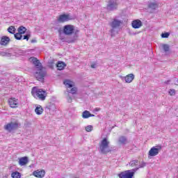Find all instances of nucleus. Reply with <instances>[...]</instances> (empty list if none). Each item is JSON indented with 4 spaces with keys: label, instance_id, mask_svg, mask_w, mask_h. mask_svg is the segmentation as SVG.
<instances>
[{
    "label": "nucleus",
    "instance_id": "obj_8",
    "mask_svg": "<svg viewBox=\"0 0 178 178\" xmlns=\"http://www.w3.org/2000/svg\"><path fill=\"white\" fill-rule=\"evenodd\" d=\"M161 149H162V146L161 145L152 147L149 151V156H156V155L159 154V151H161Z\"/></svg>",
    "mask_w": 178,
    "mask_h": 178
},
{
    "label": "nucleus",
    "instance_id": "obj_35",
    "mask_svg": "<svg viewBox=\"0 0 178 178\" xmlns=\"http://www.w3.org/2000/svg\"><path fill=\"white\" fill-rule=\"evenodd\" d=\"M86 130L88 131V133H90V131H92V125H88L86 127Z\"/></svg>",
    "mask_w": 178,
    "mask_h": 178
},
{
    "label": "nucleus",
    "instance_id": "obj_38",
    "mask_svg": "<svg viewBox=\"0 0 178 178\" xmlns=\"http://www.w3.org/2000/svg\"><path fill=\"white\" fill-rule=\"evenodd\" d=\"M60 40L63 42H67V41H70V40H67V39H66V38H63V37H60Z\"/></svg>",
    "mask_w": 178,
    "mask_h": 178
},
{
    "label": "nucleus",
    "instance_id": "obj_18",
    "mask_svg": "<svg viewBox=\"0 0 178 178\" xmlns=\"http://www.w3.org/2000/svg\"><path fill=\"white\" fill-rule=\"evenodd\" d=\"M56 67L58 70H63V69L66 67V63H65V62L63 61H58L56 64Z\"/></svg>",
    "mask_w": 178,
    "mask_h": 178
},
{
    "label": "nucleus",
    "instance_id": "obj_25",
    "mask_svg": "<svg viewBox=\"0 0 178 178\" xmlns=\"http://www.w3.org/2000/svg\"><path fill=\"white\" fill-rule=\"evenodd\" d=\"M11 177L12 178H20V177H22V175L20 174V172H19L17 171H15L11 174Z\"/></svg>",
    "mask_w": 178,
    "mask_h": 178
},
{
    "label": "nucleus",
    "instance_id": "obj_41",
    "mask_svg": "<svg viewBox=\"0 0 178 178\" xmlns=\"http://www.w3.org/2000/svg\"><path fill=\"white\" fill-rule=\"evenodd\" d=\"M67 101H68V102H72V97H68L67 98Z\"/></svg>",
    "mask_w": 178,
    "mask_h": 178
},
{
    "label": "nucleus",
    "instance_id": "obj_42",
    "mask_svg": "<svg viewBox=\"0 0 178 178\" xmlns=\"http://www.w3.org/2000/svg\"><path fill=\"white\" fill-rule=\"evenodd\" d=\"M95 112H99V111H101V108H95Z\"/></svg>",
    "mask_w": 178,
    "mask_h": 178
},
{
    "label": "nucleus",
    "instance_id": "obj_36",
    "mask_svg": "<svg viewBox=\"0 0 178 178\" xmlns=\"http://www.w3.org/2000/svg\"><path fill=\"white\" fill-rule=\"evenodd\" d=\"M169 95L171 96L175 95L176 94V90L175 89H171L169 90Z\"/></svg>",
    "mask_w": 178,
    "mask_h": 178
},
{
    "label": "nucleus",
    "instance_id": "obj_10",
    "mask_svg": "<svg viewBox=\"0 0 178 178\" xmlns=\"http://www.w3.org/2000/svg\"><path fill=\"white\" fill-rule=\"evenodd\" d=\"M8 104L10 108H17V105H19V100L15 97H11L8 99Z\"/></svg>",
    "mask_w": 178,
    "mask_h": 178
},
{
    "label": "nucleus",
    "instance_id": "obj_15",
    "mask_svg": "<svg viewBox=\"0 0 178 178\" xmlns=\"http://www.w3.org/2000/svg\"><path fill=\"white\" fill-rule=\"evenodd\" d=\"M33 176H35V177L42 178L45 176V170H42L40 171L35 170L33 172Z\"/></svg>",
    "mask_w": 178,
    "mask_h": 178
},
{
    "label": "nucleus",
    "instance_id": "obj_23",
    "mask_svg": "<svg viewBox=\"0 0 178 178\" xmlns=\"http://www.w3.org/2000/svg\"><path fill=\"white\" fill-rule=\"evenodd\" d=\"M18 33L20 34H25L27 32V29L23 26H21L17 29Z\"/></svg>",
    "mask_w": 178,
    "mask_h": 178
},
{
    "label": "nucleus",
    "instance_id": "obj_28",
    "mask_svg": "<svg viewBox=\"0 0 178 178\" xmlns=\"http://www.w3.org/2000/svg\"><path fill=\"white\" fill-rule=\"evenodd\" d=\"M0 55L1 56H6L7 58H10V56H12V54L8 51H1Z\"/></svg>",
    "mask_w": 178,
    "mask_h": 178
},
{
    "label": "nucleus",
    "instance_id": "obj_9",
    "mask_svg": "<svg viewBox=\"0 0 178 178\" xmlns=\"http://www.w3.org/2000/svg\"><path fill=\"white\" fill-rule=\"evenodd\" d=\"M120 178H133L134 176V172H131V170H127L124 172H121L118 175Z\"/></svg>",
    "mask_w": 178,
    "mask_h": 178
},
{
    "label": "nucleus",
    "instance_id": "obj_1",
    "mask_svg": "<svg viewBox=\"0 0 178 178\" xmlns=\"http://www.w3.org/2000/svg\"><path fill=\"white\" fill-rule=\"evenodd\" d=\"M63 33L65 34V35H73L74 34L73 38L67 41V42L70 44L74 42V41L79 38V33H80V31L75 30L74 26L72 24H67L63 26Z\"/></svg>",
    "mask_w": 178,
    "mask_h": 178
},
{
    "label": "nucleus",
    "instance_id": "obj_43",
    "mask_svg": "<svg viewBox=\"0 0 178 178\" xmlns=\"http://www.w3.org/2000/svg\"><path fill=\"white\" fill-rule=\"evenodd\" d=\"M92 69H95L97 67V65L95 64H93L91 65Z\"/></svg>",
    "mask_w": 178,
    "mask_h": 178
},
{
    "label": "nucleus",
    "instance_id": "obj_19",
    "mask_svg": "<svg viewBox=\"0 0 178 178\" xmlns=\"http://www.w3.org/2000/svg\"><path fill=\"white\" fill-rule=\"evenodd\" d=\"M149 9H152V10H155L156 8H158V3L157 2H150L147 5Z\"/></svg>",
    "mask_w": 178,
    "mask_h": 178
},
{
    "label": "nucleus",
    "instance_id": "obj_22",
    "mask_svg": "<svg viewBox=\"0 0 178 178\" xmlns=\"http://www.w3.org/2000/svg\"><path fill=\"white\" fill-rule=\"evenodd\" d=\"M24 54V51L20 49H14V55L15 56H17L19 55H23Z\"/></svg>",
    "mask_w": 178,
    "mask_h": 178
},
{
    "label": "nucleus",
    "instance_id": "obj_7",
    "mask_svg": "<svg viewBox=\"0 0 178 178\" xmlns=\"http://www.w3.org/2000/svg\"><path fill=\"white\" fill-rule=\"evenodd\" d=\"M4 129L10 133V131H13V130H17V129H19V123L10 122L4 127Z\"/></svg>",
    "mask_w": 178,
    "mask_h": 178
},
{
    "label": "nucleus",
    "instance_id": "obj_30",
    "mask_svg": "<svg viewBox=\"0 0 178 178\" xmlns=\"http://www.w3.org/2000/svg\"><path fill=\"white\" fill-rule=\"evenodd\" d=\"M30 37H31V32L28 31L26 33V35H24L23 40H26V41H29V40L30 39Z\"/></svg>",
    "mask_w": 178,
    "mask_h": 178
},
{
    "label": "nucleus",
    "instance_id": "obj_39",
    "mask_svg": "<svg viewBox=\"0 0 178 178\" xmlns=\"http://www.w3.org/2000/svg\"><path fill=\"white\" fill-rule=\"evenodd\" d=\"M147 165V163L145 162H142L139 164V167L138 168H145V166Z\"/></svg>",
    "mask_w": 178,
    "mask_h": 178
},
{
    "label": "nucleus",
    "instance_id": "obj_40",
    "mask_svg": "<svg viewBox=\"0 0 178 178\" xmlns=\"http://www.w3.org/2000/svg\"><path fill=\"white\" fill-rule=\"evenodd\" d=\"M31 44H34V42H37V40L33 39L31 40Z\"/></svg>",
    "mask_w": 178,
    "mask_h": 178
},
{
    "label": "nucleus",
    "instance_id": "obj_21",
    "mask_svg": "<svg viewBox=\"0 0 178 178\" xmlns=\"http://www.w3.org/2000/svg\"><path fill=\"white\" fill-rule=\"evenodd\" d=\"M63 84H65V86L67 87V88H73V82H72L70 80L66 79L65 81H64Z\"/></svg>",
    "mask_w": 178,
    "mask_h": 178
},
{
    "label": "nucleus",
    "instance_id": "obj_20",
    "mask_svg": "<svg viewBox=\"0 0 178 178\" xmlns=\"http://www.w3.org/2000/svg\"><path fill=\"white\" fill-rule=\"evenodd\" d=\"M35 112L36 115H42V112H44V108L40 105L36 106L35 109Z\"/></svg>",
    "mask_w": 178,
    "mask_h": 178
},
{
    "label": "nucleus",
    "instance_id": "obj_32",
    "mask_svg": "<svg viewBox=\"0 0 178 178\" xmlns=\"http://www.w3.org/2000/svg\"><path fill=\"white\" fill-rule=\"evenodd\" d=\"M14 37H15V40H22L23 35H22V33L18 32V33L14 34Z\"/></svg>",
    "mask_w": 178,
    "mask_h": 178
},
{
    "label": "nucleus",
    "instance_id": "obj_27",
    "mask_svg": "<svg viewBox=\"0 0 178 178\" xmlns=\"http://www.w3.org/2000/svg\"><path fill=\"white\" fill-rule=\"evenodd\" d=\"M7 31H8L10 34H15V33H16V28L13 26H10L8 28Z\"/></svg>",
    "mask_w": 178,
    "mask_h": 178
},
{
    "label": "nucleus",
    "instance_id": "obj_16",
    "mask_svg": "<svg viewBox=\"0 0 178 178\" xmlns=\"http://www.w3.org/2000/svg\"><path fill=\"white\" fill-rule=\"evenodd\" d=\"M122 80L125 81V83H131L134 80V74H129L122 78Z\"/></svg>",
    "mask_w": 178,
    "mask_h": 178
},
{
    "label": "nucleus",
    "instance_id": "obj_14",
    "mask_svg": "<svg viewBox=\"0 0 178 178\" xmlns=\"http://www.w3.org/2000/svg\"><path fill=\"white\" fill-rule=\"evenodd\" d=\"M131 26L133 29H140L143 26V22L140 19H135L132 22Z\"/></svg>",
    "mask_w": 178,
    "mask_h": 178
},
{
    "label": "nucleus",
    "instance_id": "obj_34",
    "mask_svg": "<svg viewBox=\"0 0 178 178\" xmlns=\"http://www.w3.org/2000/svg\"><path fill=\"white\" fill-rule=\"evenodd\" d=\"M169 35H170V33L165 32L161 34V38H169Z\"/></svg>",
    "mask_w": 178,
    "mask_h": 178
},
{
    "label": "nucleus",
    "instance_id": "obj_2",
    "mask_svg": "<svg viewBox=\"0 0 178 178\" xmlns=\"http://www.w3.org/2000/svg\"><path fill=\"white\" fill-rule=\"evenodd\" d=\"M32 60L33 65H35V66L38 69L34 75L35 79H37L38 81H44V77L47 76V71L42 69L41 63H40V60H38L37 58H34Z\"/></svg>",
    "mask_w": 178,
    "mask_h": 178
},
{
    "label": "nucleus",
    "instance_id": "obj_29",
    "mask_svg": "<svg viewBox=\"0 0 178 178\" xmlns=\"http://www.w3.org/2000/svg\"><path fill=\"white\" fill-rule=\"evenodd\" d=\"M162 48L164 52H169V50L170 49V47L169 46V44H162Z\"/></svg>",
    "mask_w": 178,
    "mask_h": 178
},
{
    "label": "nucleus",
    "instance_id": "obj_12",
    "mask_svg": "<svg viewBox=\"0 0 178 178\" xmlns=\"http://www.w3.org/2000/svg\"><path fill=\"white\" fill-rule=\"evenodd\" d=\"M56 109V106L54 103H49L45 107V111L47 113L55 112Z\"/></svg>",
    "mask_w": 178,
    "mask_h": 178
},
{
    "label": "nucleus",
    "instance_id": "obj_5",
    "mask_svg": "<svg viewBox=\"0 0 178 178\" xmlns=\"http://www.w3.org/2000/svg\"><path fill=\"white\" fill-rule=\"evenodd\" d=\"M109 144H111V143L109 142V140H108V138H104L99 145V152L104 154H106L108 152H111Z\"/></svg>",
    "mask_w": 178,
    "mask_h": 178
},
{
    "label": "nucleus",
    "instance_id": "obj_3",
    "mask_svg": "<svg viewBox=\"0 0 178 178\" xmlns=\"http://www.w3.org/2000/svg\"><path fill=\"white\" fill-rule=\"evenodd\" d=\"M123 24V19H119L118 17H114L112 21L109 23L111 27L110 33L111 37H115L118 33H119V29L120 26Z\"/></svg>",
    "mask_w": 178,
    "mask_h": 178
},
{
    "label": "nucleus",
    "instance_id": "obj_11",
    "mask_svg": "<svg viewBox=\"0 0 178 178\" xmlns=\"http://www.w3.org/2000/svg\"><path fill=\"white\" fill-rule=\"evenodd\" d=\"M69 20H70V17L66 14L60 15L58 19L59 23H65V22H69Z\"/></svg>",
    "mask_w": 178,
    "mask_h": 178
},
{
    "label": "nucleus",
    "instance_id": "obj_31",
    "mask_svg": "<svg viewBox=\"0 0 178 178\" xmlns=\"http://www.w3.org/2000/svg\"><path fill=\"white\" fill-rule=\"evenodd\" d=\"M129 165L132 168H134V166H138V160H134V161H130Z\"/></svg>",
    "mask_w": 178,
    "mask_h": 178
},
{
    "label": "nucleus",
    "instance_id": "obj_26",
    "mask_svg": "<svg viewBox=\"0 0 178 178\" xmlns=\"http://www.w3.org/2000/svg\"><path fill=\"white\" fill-rule=\"evenodd\" d=\"M90 113L88 111H85L82 113V118L83 119H88V118H90Z\"/></svg>",
    "mask_w": 178,
    "mask_h": 178
},
{
    "label": "nucleus",
    "instance_id": "obj_44",
    "mask_svg": "<svg viewBox=\"0 0 178 178\" xmlns=\"http://www.w3.org/2000/svg\"><path fill=\"white\" fill-rule=\"evenodd\" d=\"M94 116H95L94 114L90 113V118H94Z\"/></svg>",
    "mask_w": 178,
    "mask_h": 178
},
{
    "label": "nucleus",
    "instance_id": "obj_24",
    "mask_svg": "<svg viewBox=\"0 0 178 178\" xmlns=\"http://www.w3.org/2000/svg\"><path fill=\"white\" fill-rule=\"evenodd\" d=\"M118 141L120 144L124 145L127 143V138L125 136H120Z\"/></svg>",
    "mask_w": 178,
    "mask_h": 178
},
{
    "label": "nucleus",
    "instance_id": "obj_17",
    "mask_svg": "<svg viewBox=\"0 0 178 178\" xmlns=\"http://www.w3.org/2000/svg\"><path fill=\"white\" fill-rule=\"evenodd\" d=\"M29 163V157L24 156L19 160V164L20 166H24V165H27Z\"/></svg>",
    "mask_w": 178,
    "mask_h": 178
},
{
    "label": "nucleus",
    "instance_id": "obj_46",
    "mask_svg": "<svg viewBox=\"0 0 178 178\" xmlns=\"http://www.w3.org/2000/svg\"><path fill=\"white\" fill-rule=\"evenodd\" d=\"M58 33H60V31H58Z\"/></svg>",
    "mask_w": 178,
    "mask_h": 178
},
{
    "label": "nucleus",
    "instance_id": "obj_33",
    "mask_svg": "<svg viewBox=\"0 0 178 178\" xmlns=\"http://www.w3.org/2000/svg\"><path fill=\"white\" fill-rule=\"evenodd\" d=\"M68 92H70V94H76V92H77V88L75 87L71 88L70 90H68Z\"/></svg>",
    "mask_w": 178,
    "mask_h": 178
},
{
    "label": "nucleus",
    "instance_id": "obj_45",
    "mask_svg": "<svg viewBox=\"0 0 178 178\" xmlns=\"http://www.w3.org/2000/svg\"><path fill=\"white\" fill-rule=\"evenodd\" d=\"M168 83H169V81H167L166 84H168Z\"/></svg>",
    "mask_w": 178,
    "mask_h": 178
},
{
    "label": "nucleus",
    "instance_id": "obj_37",
    "mask_svg": "<svg viewBox=\"0 0 178 178\" xmlns=\"http://www.w3.org/2000/svg\"><path fill=\"white\" fill-rule=\"evenodd\" d=\"M49 67H50V69H54V60H53L49 61Z\"/></svg>",
    "mask_w": 178,
    "mask_h": 178
},
{
    "label": "nucleus",
    "instance_id": "obj_4",
    "mask_svg": "<svg viewBox=\"0 0 178 178\" xmlns=\"http://www.w3.org/2000/svg\"><path fill=\"white\" fill-rule=\"evenodd\" d=\"M31 94L34 98H38L40 101H45V98H47V91L37 89L36 87L32 88Z\"/></svg>",
    "mask_w": 178,
    "mask_h": 178
},
{
    "label": "nucleus",
    "instance_id": "obj_6",
    "mask_svg": "<svg viewBox=\"0 0 178 178\" xmlns=\"http://www.w3.org/2000/svg\"><path fill=\"white\" fill-rule=\"evenodd\" d=\"M118 1L119 0H109L106 6L107 10H110V11L116 10V9H118Z\"/></svg>",
    "mask_w": 178,
    "mask_h": 178
},
{
    "label": "nucleus",
    "instance_id": "obj_13",
    "mask_svg": "<svg viewBox=\"0 0 178 178\" xmlns=\"http://www.w3.org/2000/svg\"><path fill=\"white\" fill-rule=\"evenodd\" d=\"M10 42V38L8 36H3L0 40V45L6 47Z\"/></svg>",
    "mask_w": 178,
    "mask_h": 178
}]
</instances>
